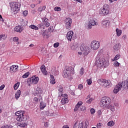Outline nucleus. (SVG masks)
I'll return each mask as SVG.
<instances>
[{
  "label": "nucleus",
  "mask_w": 128,
  "mask_h": 128,
  "mask_svg": "<svg viewBox=\"0 0 128 128\" xmlns=\"http://www.w3.org/2000/svg\"><path fill=\"white\" fill-rule=\"evenodd\" d=\"M74 68L72 66H66V67L65 70L63 72V76L69 80H72V74H74Z\"/></svg>",
  "instance_id": "nucleus-1"
},
{
  "label": "nucleus",
  "mask_w": 128,
  "mask_h": 128,
  "mask_svg": "<svg viewBox=\"0 0 128 128\" xmlns=\"http://www.w3.org/2000/svg\"><path fill=\"white\" fill-rule=\"evenodd\" d=\"M15 116H17L16 120L18 122H26L28 120V116L25 115L22 111H18L15 113Z\"/></svg>",
  "instance_id": "nucleus-2"
},
{
  "label": "nucleus",
  "mask_w": 128,
  "mask_h": 128,
  "mask_svg": "<svg viewBox=\"0 0 128 128\" xmlns=\"http://www.w3.org/2000/svg\"><path fill=\"white\" fill-rule=\"evenodd\" d=\"M110 102H112V100L110 98V97L104 96L101 99L100 106L102 108H106L110 106Z\"/></svg>",
  "instance_id": "nucleus-3"
},
{
  "label": "nucleus",
  "mask_w": 128,
  "mask_h": 128,
  "mask_svg": "<svg viewBox=\"0 0 128 128\" xmlns=\"http://www.w3.org/2000/svg\"><path fill=\"white\" fill-rule=\"evenodd\" d=\"M122 88H128V80L124 81L122 83H119L115 86L113 90L114 94H118V92L120 90H122Z\"/></svg>",
  "instance_id": "nucleus-4"
},
{
  "label": "nucleus",
  "mask_w": 128,
  "mask_h": 128,
  "mask_svg": "<svg viewBox=\"0 0 128 128\" xmlns=\"http://www.w3.org/2000/svg\"><path fill=\"white\" fill-rule=\"evenodd\" d=\"M99 14L102 16H106L110 14V6L108 4H104L102 8H100Z\"/></svg>",
  "instance_id": "nucleus-5"
},
{
  "label": "nucleus",
  "mask_w": 128,
  "mask_h": 128,
  "mask_svg": "<svg viewBox=\"0 0 128 128\" xmlns=\"http://www.w3.org/2000/svg\"><path fill=\"white\" fill-rule=\"evenodd\" d=\"M97 82L98 84H100V86H102V88H110V86H112V84L110 81H108L104 78L98 79L97 80Z\"/></svg>",
  "instance_id": "nucleus-6"
},
{
  "label": "nucleus",
  "mask_w": 128,
  "mask_h": 128,
  "mask_svg": "<svg viewBox=\"0 0 128 128\" xmlns=\"http://www.w3.org/2000/svg\"><path fill=\"white\" fill-rule=\"evenodd\" d=\"M10 6L12 12H14V14H16L20 12V3L12 2L10 3Z\"/></svg>",
  "instance_id": "nucleus-7"
},
{
  "label": "nucleus",
  "mask_w": 128,
  "mask_h": 128,
  "mask_svg": "<svg viewBox=\"0 0 128 128\" xmlns=\"http://www.w3.org/2000/svg\"><path fill=\"white\" fill-rule=\"evenodd\" d=\"M96 64L98 66L101 68V66H108V62L104 58H100L99 59H96Z\"/></svg>",
  "instance_id": "nucleus-8"
},
{
  "label": "nucleus",
  "mask_w": 128,
  "mask_h": 128,
  "mask_svg": "<svg viewBox=\"0 0 128 128\" xmlns=\"http://www.w3.org/2000/svg\"><path fill=\"white\" fill-rule=\"evenodd\" d=\"M100 46V42L98 41L94 40L90 42V48L92 50H98Z\"/></svg>",
  "instance_id": "nucleus-9"
},
{
  "label": "nucleus",
  "mask_w": 128,
  "mask_h": 128,
  "mask_svg": "<svg viewBox=\"0 0 128 128\" xmlns=\"http://www.w3.org/2000/svg\"><path fill=\"white\" fill-rule=\"evenodd\" d=\"M80 50L82 52V54H84V56H88V53L90 52V48L84 44L81 46Z\"/></svg>",
  "instance_id": "nucleus-10"
},
{
  "label": "nucleus",
  "mask_w": 128,
  "mask_h": 128,
  "mask_svg": "<svg viewBox=\"0 0 128 128\" xmlns=\"http://www.w3.org/2000/svg\"><path fill=\"white\" fill-rule=\"evenodd\" d=\"M65 24L66 26V28L68 29L72 26V18H66L65 20Z\"/></svg>",
  "instance_id": "nucleus-11"
},
{
  "label": "nucleus",
  "mask_w": 128,
  "mask_h": 128,
  "mask_svg": "<svg viewBox=\"0 0 128 128\" xmlns=\"http://www.w3.org/2000/svg\"><path fill=\"white\" fill-rule=\"evenodd\" d=\"M61 96L62 98L61 100V104H66L68 102V96L66 94H64Z\"/></svg>",
  "instance_id": "nucleus-12"
},
{
  "label": "nucleus",
  "mask_w": 128,
  "mask_h": 128,
  "mask_svg": "<svg viewBox=\"0 0 128 128\" xmlns=\"http://www.w3.org/2000/svg\"><path fill=\"white\" fill-rule=\"evenodd\" d=\"M39 80L38 77L33 76L29 79V82L32 84H36L38 82Z\"/></svg>",
  "instance_id": "nucleus-13"
},
{
  "label": "nucleus",
  "mask_w": 128,
  "mask_h": 128,
  "mask_svg": "<svg viewBox=\"0 0 128 128\" xmlns=\"http://www.w3.org/2000/svg\"><path fill=\"white\" fill-rule=\"evenodd\" d=\"M18 65H12L10 68V72L12 74V72H18Z\"/></svg>",
  "instance_id": "nucleus-14"
},
{
  "label": "nucleus",
  "mask_w": 128,
  "mask_h": 128,
  "mask_svg": "<svg viewBox=\"0 0 128 128\" xmlns=\"http://www.w3.org/2000/svg\"><path fill=\"white\" fill-rule=\"evenodd\" d=\"M94 26H96V22L94 20H91L89 21L88 28L90 30Z\"/></svg>",
  "instance_id": "nucleus-15"
},
{
  "label": "nucleus",
  "mask_w": 128,
  "mask_h": 128,
  "mask_svg": "<svg viewBox=\"0 0 128 128\" xmlns=\"http://www.w3.org/2000/svg\"><path fill=\"white\" fill-rule=\"evenodd\" d=\"M102 24L103 28H108L110 24V22L108 20H103Z\"/></svg>",
  "instance_id": "nucleus-16"
},
{
  "label": "nucleus",
  "mask_w": 128,
  "mask_h": 128,
  "mask_svg": "<svg viewBox=\"0 0 128 128\" xmlns=\"http://www.w3.org/2000/svg\"><path fill=\"white\" fill-rule=\"evenodd\" d=\"M82 105V102L79 101L78 104L76 105L75 108H74V112H78V108L80 107V106Z\"/></svg>",
  "instance_id": "nucleus-17"
},
{
  "label": "nucleus",
  "mask_w": 128,
  "mask_h": 128,
  "mask_svg": "<svg viewBox=\"0 0 128 128\" xmlns=\"http://www.w3.org/2000/svg\"><path fill=\"white\" fill-rule=\"evenodd\" d=\"M120 44L117 43L113 46V48L115 52H118L120 50Z\"/></svg>",
  "instance_id": "nucleus-18"
},
{
  "label": "nucleus",
  "mask_w": 128,
  "mask_h": 128,
  "mask_svg": "<svg viewBox=\"0 0 128 128\" xmlns=\"http://www.w3.org/2000/svg\"><path fill=\"white\" fill-rule=\"evenodd\" d=\"M40 70L44 76H48V71L46 70V66H44V65H42L41 66Z\"/></svg>",
  "instance_id": "nucleus-19"
},
{
  "label": "nucleus",
  "mask_w": 128,
  "mask_h": 128,
  "mask_svg": "<svg viewBox=\"0 0 128 128\" xmlns=\"http://www.w3.org/2000/svg\"><path fill=\"white\" fill-rule=\"evenodd\" d=\"M22 30L24 29L20 26H16L14 28V30L17 32H22Z\"/></svg>",
  "instance_id": "nucleus-20"
},
{
  "label": "nucleus",
  "mask_w": 128,
  "mask_h": 128,
  "mask_svg": "<svg viewBox=\"0 0 128 128\" xmlns=\"http://www.w3.org/2000/svg\"><path fill=\"white\" fill-rule=\"evenodd\" d=\"M74 36V32H68L66 34V38L69 42H72V38Z\"/></svg>",
  "instance_id": "nucleus-21"
},
{
  "label": "nucleus",
  "mask_w": 128,
  "mask_h": 128,
  "mask_svg": "<svg viewBox=\"0 0 128 128\" xmlns=\"http://www.w3.org/2000/svg\"><path fill=\"white\" fill-rule=\"evenodd\" d=\"M58 96H64V88L62 86H59L58 89Z\"/></svg>",
  "instance_id": "nucleus-22"
},
{
  "label": "nucleus",
  "mask_w": 128,
  "mask_h": 128,
  "mask_svg": "<svg viewBox=\"0 0 128 128\" xmlns=\"http://www.w3.org/2000/svg\"><path fill=\"white\" fill-rule=\"evenodd\" d=\"M43 22L46 28H48V26H50V24L48 22V18H44L43 20Z\"/></svg>",
  "instance_id": "nucleus-23"
},
{
  "label": "nucleus",
  "mask_w": 128,
  "mask_h": 128,
  "mask_svg": "<svg viewBox=\"0 0 128 128\" xmlns=\"http://www.w3.org/2000/svg\"><path fill=\"white\" fill-rule=\"evenodd\" d=\"M17 124L20 128H26V126H28V123L24 122L18 123Z\"/></svg>",
  "instance_id": "nucleus-24"
},
{
  "label": "nucleus",
  "mask_w": 128,
  "mask_h": 128,
  "mask_svg": "<svg viewBox=\"0 0 128 128\" xmlns=\"http://www.w3.org/2000/svg\"><path fill=\"white\" fill-rule=\"evenodd\" d=\"M22 94V92H20V90H18L15 94V98L16 100H18L20 98V94Z\"/></svg>",
  "instance_id": "nucleus-25"
},
{
  "label": "nucleus",
  "mask_w": 128,
  "mask_h": 128,
  "mask_svg": "<svg viewBox=\"0 0 128 128\" xmlns=\"http://www.w3.org/2000/svg\"><path fill=\"white\" fill-rule=\"evenodd\" d=\"M86 103L87 104H92V102L94 100V98H90V95H88L86 98Z\"/></svg>",
  "instance_id": "nucleus-26"
},
{
  "label": "nucleus",
  "mask_w": 128,
  "mask_h": 128,
  "mask_svg": "<svg viewBox=\"0 0 128 128\" xmlns=\"http://www.w3.org/2000/svg\"><path fill=\"white\" fill-rule=\"evenodd\" d=\"M50 83L52 84H56V80L54 79V77L52 75H50Z\"/></svg>",
  "instance_id": "nucleus-27"
},
{
  "label": "nucleus",
  "mask_w": 128,
  "mask_h": 128,
  "mask_svg": "<svg viewBox=\"0 0 128 128\" xmlns=\"http://www.w3.org/2000/svg\"><path fill=\"white\" fill-rule=\"evenodd\" d=\"M12 40L14 42H16V44L17 45L20 44V42H19L20 38H18L16 37V36L12 38Z\"/></svg>",
  "instance_id": "nucleus-28"
},
{
  "label": "nucleus",
  "mask_w": 128,
  "mask_h": 128,
  "mask_svg": "<svg viewBox=\"0 0 128 128\" xmlns=\"http://www.w3.org/2000/svg\"><path fill=\"white\" fill-rule=\"evenodd\" d=\"M119 58H120V54H117L114 58L112 59V62H114V60H119Z\"/></svg>",
  "instance_id": "nucleus-29"
},
{
  "label": "nucleus",
  "mask_w": 128,
  "mask_h": 128,
  "mask_svg": "<svg viewBox=\"0 0 128 128\" xmlns=\"http://www.w3.org/2000/svg\"><path fill=\"white\" fill-rule=\"evenodd\" d=\"M41 34L43 36L44 38H48L50 36L48 33L46 32H42Z\"/></svg>",
  "instance_id": "nucleus-30"
},
{
  "label": "nucleus",
  "mask_w": 128,
  "mask_h": 128,
  "mask_svg": "<svg viewBox=\"0 0 128 128\" xmlns=\"http://www.w3.org/2000/svg\"><path fill=\"white\" fill-rule=\"evenodd\" d=\"M29 28H32V30H38V27L34 25V24L30 25L29 26Z\"/></svg>",
  "instance_id": "nucleus-31"
},
{
  "label": "nucleus",
  "mask_w": 128,
  "mask_h": 128,
  "mask_svg": "<svg viewBox=\"0 0 128 128\" xmlns=\"http://www.w3.org/2000/svg\"><path fill=\"white\" fill-rule=\"evenodd\" d=\"M44 10H46V6H40L38 8V12H42Z\"/></svg>",
  "instance_id": "nucleus-32"
},
{
  "label": "nucleus",
  "mask_w": 128,
  "mask_h": 128,
  "mask_svg": "<svg viewBox=\"0 0 128 128\" xmlns=\"http://www.w3.org/2000/svg\"><path fill=\"white\" fill-rule=\"evenodd\" d=\"M115 124L116 123L113 120H111L108 122L107 126H114Z\"/></svg>",
  "instance_id": "nucleus-33"
},
{
  "label": "nucleus",
  "mask_w": 128,
  "mask_h": 128,
  "mask_svg": "<svg viewBox=\"0 0 128 128\" xmlns=\"http://www.w3.org/2000/svg\"><path fill=\"white\" fill-rule=\"evenodd\" d=\"M36 94H42V90L40 88H37Z\"/></svg>",
  "instance_id": "nucleus-34"
},
{
  "label": "nucleus",
  "mask_w": 128,
  "mask_h": 128,
  "mask_svg": "<svg viewBox=\"0 0 128 128\" xmlns=\"http://www.w3.org/2000/svg\"><path fill=\"white\" fill-rule=\"evenodd\" d=\"M46 106V103H43V102L40 103V109L44 110V108Z\"/></svg>",
  "instance_id": "nucleus-35"
},
{
  "label": "nucleus",
  "mask_w": 128,
  "mask_h": 128,
  "mask_svg": "<svg viewBox=\"0 0 128 128\" xmlns=\"http://www.w3.org/2000/svg\"><path fill=\"white\" fill-rule=\"evenodd\" d=\"M18 86H20V82H18L16 84H14V90H16L18 88Z\"/></svg>",
  "instance_id": "nucleus-36"
},
{
  "label": "nucleus",
  "mask_w": 128,
  "mask_h": 128,
  "mask_svg": "<svg viewBox=\"0 0 128 128\" xmlns=\"http://www.w3.org/2000/svg\"><path fill=\"white\" fill-rule=\"evenodd\" d=\"M84 68H81L80 71V76H84Z\"/></svg>",
  "instance_id": "nucleus-37"
},
{
  "label": "nucleus",
  "mask_w": 128,
  "mask_h": 128,
  "mask_svg": "<svg viewBox=\"0 0 128 128\" xmlns=\"http://www.w3.org/2000/svg\"><path fill=\"white\" fill-rule=\"evenodd\" d=\"M0 40H6V34H1L0 35Z\"/></svg>",
  "instance_id": "nucleus-38"
},
{
  "label": "nucleus",
  "mask_w": 128,
  "mask_h": 128,
  "mask_svg": "<svg viewBox=\"0 0 128 128\" xmlns=\"http://www.w3.org/2000/svg\"><path fill=\"white\" fill-rule=\"evenodd\" d=\"M28 76H30V72H27L22 76V78H28Z\"/></svg>",
  "instance_id": "nucleus-39"
},
{
  "label": "nucleus",
  "mask_w": 128,
  "mask_h": 128,
  "mask_svg": "<svg viewBox=\"0 0 128 128\" xmlns=\"http://www.w3.org/2000/svg\"><path fill=\"white\" fill-rule=\"evenodd\" d=\"M86 82L88 86H90L92 84V78H90L86 80Z\"/></svg>",
  "instance_id": "nucleus-40"
},
{
  "label": "nucleus",
  "mask_w": 128,
  "mask_h": 128,
  "mask_svg": "<svg viewBox=\"0 0 128 128\" xmlns=\"http://www.w3.org/2000/svg\"><path fill=\"white\" fill-rule=\"evenodd\" d=\"M120 64L118 61H116L114 63V66L115 67H118L120 66Z\"/></svg>",
  "instance_id": "nucleus-41"
},
{
  "label": "nucleus",
  "mask_w": 128,
  "mask_h": 128,
  "mask_svg": "<svg viewBox=\"0 0 128 128\" xmlns=\"http://www.w3.org/2000/svg\"><path fill=\"white\" fill-rule=\"evenodd\" d=\"M54 10H55V12H60L62 8H60V7L56 6L54 8Z\"/></svg>",
  "instance_id": "nucleus-42"
},
{
  "label": "nucleus",
  "mask_w": 128,
  "mask_h": 128,
  "mask_svg": "<svg viewBox=\"0 0 128 128\" xmlns=\"http://www.w3.org/2000/svg\"><path fill=\"white\" fill-rule=\"evenodd\" d=\"M48 32H54V26H51L48 28Z\"/></svg>",
  "instance_id": "nucleus-43"
},
{
  "label": "nucleus",
  "mask_w": 128,
  "mask_h": 128,
  "mask_svg": "<svg viewBox=\"0 0 128 128\" xmlns=\"http://www.w3.org/2000/svg\"><path fill=\"white\" fill-rule=\"evenodd\" d=\"M80 110H82V112H84V110H86V106H81L80 107Z\"/></svg>",
  "instance_id": "nucleus-44"
},
{
  "label": "nucleus",
  "mask_w": 128,
  "mask_h": 128,
  "mask_svg": "<svg viewBox=\"0 0 128 128\" xmlns=\"http://www.w3.org/2000/svg\"><path fill=\"white\" fill-rule=\"evenodd\" d=\"M20 24L23 26H26V21H24L23 19H20Z\"/></svg>",
  "instance_id": "nucleus-45"
},
{
  "label": "nucleus",
  "mask_w": 128,
  "mask_h": 128,
  "mask_svg": "<svg viewBox=\"0 0 128 128\" xmlns=\"http://www.w3.org/2000/svg\"><path fill=\"white\" fill-rule=\"evenodd\" d=\"M90 112L91 114H94V113L96 112V110H94V108H92L90 110Z\"/></svg>",
  "instance_id": "nucleus-46"
},
{
  "label": "nucleus",
  "mask_w": 128,
  "mask_h": 128,
  "mask_svg": "<svg viewBox=\"0 0 128 128\" xmlns=\"http://www.w3.org/2000/svg\"><path fill=\"white\" fill-rule=\"evenodd\" d=\"M76 48H78V46L76 45H72L71 46V49L72 50H76Z\"/></svg>",
  "instance_id": "nucleus-47"
},
{
  "label": "nucleus",
  "mask_w": 128,
  "mask_h": 128,
  "mask_svg": "<svg viewBox=\"0 0 128 128\" xmlns=\"http://www.w3.org/2000/svg\"><path fill=\"white\" fill-rule=\"evenodd\" d=\"M110 110H112V112H114L115 108H114V105H110Z\"/></svg>",
  "instance_id": "nucleus-48"
},
{
  "label": "nucleus",
  "mask_w": 128,
  "mask_h": 128,
  "mask_svg": "<svg viewBox=\"0 0 128 128\" xmlns=\"http://www.w3.org/2000/svg\"><path fill=\"white\" fill-rule=\"evenodd\" d=\"M78 128H84L82 122H80L78 126Z\"/></svg>",
  "instance_id": "nucleus-49"
},
{
  "label": "nucleus",
  "mask_w": 128,
  "mask_h": 128,
  "mask_svg": "<svg viewBox=\"0 0 128 128\" xmlns=\"http://www.w3.org/2000/svg\"><path fill=\"white\" fill-rule=\"evenodd\" d=\"M23 16H28V10H24L23 12Z\"/></svg>",
  "instance_id": "nucleus-50"
},
{
  "label": "nucleus",
  "mask_w": 128,
  "mask_h": 128,
  "mask_svg": "<svg viewBox=\"0 0 128 128\" xmlns=\"http://www.w3.org/2000/svg\"><path fill=\"white\" fill-rule=\"evenodd\" d=\"M102 124L101 123L98 124L96 125L97 128H102Z\"/></svg>",
  "instance_id": "nucleus-51"
},
{
  "label": "nucleus",
  "mask_w": 128,
  "mask_h": 128,
  "mask_svg": "<svg viewBox=\"0 0 128 128\" xmlns=\"http://www.w3.org/2000/svg\"><path fill=\"white\" fill-rule=\"evenodd\" d=\"M58 46H60V43L58 42H56L54 44V48H58Z\"/></svg>",
  "instance_id": "nucleus-52"
},
{
  "label": "nucleus",
  "mask_w": 128,
  "mask_h": 128,
  "mask_svg": "<svg viewBox=\"0 0 128 128\" xmlns=\"http://www.w3.org/2000/svg\"><path fill=\"white\" fill-rule=\"evenodd\" d=\"M6 86H4V84H2L0 86V90H4V88Z\"/></svg>",
  "instance_id": "nucleus-53"
},
{
  "label": "nucleus",
  "mask_w": 128,
  "mask_h": 128,
  "mask_svg": "<svg viewBox=\"0 0 128 128\" xmlns=\"http://www.w3.org/2000/svg\"><path fill=\"white\" fill-rule=\"evenodd\" d=\"M1 128H10V126H8V125H5L4 126H2Z\"/></svg>",
  "instance_id": "nucleus-54"
},
{
  "label": "nucleus",
  "mask_w": 128,
  "mask_h": 128,
  "mask_svg": "<svg viewBox=\"0 0 128 128\" xmlns=\"http://www.w3.org/2000/svg\"><path fill=\"white\" fill-rule=\"evenodd\" d=\"M34 102H38V98L36 97H35L34 98Z\"/></svg>",
  "instance_id": "nucleus-55"
},
{
  "label": "nucleus",
  "mask_w": 128,
  "mask_h": 128,
  "mask_svg": "<svg viewBox=\"0 0 128 128\" xmlns=\"http://www.w3.org/2000/svg\"><path fill=\"white\" fill-rule=\"evenodd\" d=\"M98 116H100V115L102 114V110H98Z\"/></svg>",
  "instance_id": "nucleus-56"
},
{
  "label": "nucleus",
  "mask_w": 128,
  "mask_h": 128,
  "mask_svg": "<svg viewBox=\"0 0 128 128\" xmlns=\"http://www.w3.org/2000/svg\"><path fill=\"white\" fill-rule=\"evenodd\" d=\"M116 32H122V30L118 29V28H116Z\"/></svg>",
  "instance_id": "nucleus-57"
},
{
  "label": "nucleus",
  "mask_w": 128,
  "mask_h": 128,
  "mask_svg": "<svg viewBox=\"0 0 128 128\" xmlns=\"http://www.w3.org/2000/svg\"><path fill=\"white\" fill-rule=\"evenodd\" d=\"M84 88V86H82V84H80L78 86V88H80V90H82V88Z\"/></svg>",
  "instance_id": "nucleus-58"
},
{
  "label": "nucleus",
  "mask_w": 128,
  "mask_h": 128,
  "mask_svg": "<svg viewBox=\"0 0 128 128\" xmlns=\"http://www.w3.org/2000/svg\"><path fill=\"white\" fill-rule=\"evenodd\" d=\"M44 126H46V128H48V122H46L44 124Z\"/></svg>",
  "instance_id": "nucleus-59"
},
{
  "label": "nucleus",
  "mask_w": 128,
  "mask_h": 128,
  "mask_svg": "<svg viewBox=\"0 0 128 128\" xmlns=\"http://www.w3.org/2000/svg\"><path fill=\"white\" fill-rule=\"evenodd\" d=\"M62 128H70V127L68 126V125H64Z\"/></svg>",
  "instance_id": "nucleus-60"
},
{
  "label": "nucleus",
  "mask_w": 128,
  "mask_h": 128,
  "mask_svg": "<svg viewBox=\"0 0 128 128\" xmlns=\"http://www.w3.org/2000/svg\"><path fill=\"white\" fill-rule=\"evenodd\" d=\"M116 34L118 36H122V32H117Z\"/></svg>",
  "instance_id": "nucleus-61"
},
{
  "label": "nucleus",
  "mask_w": 128,
  "mask_h": 128,
  "mask_svg": "<svg viewBox=\"0 0 128 128\" xmlns=\"http://www.w3.org/2000/svg\"><path fill=\"white\" fill-rule=\"evenodd\" d=\"M0 20L1 22H4V19L2 18V16L0 14Z\"/></svg>",
  "instance_id": "nucleus-62"
},
{
  "label": "nucleus",
  "mask_w": 128,
  "mask_h": 128,
  "mask_svg": "<svg viewBox=\"0 0 128 128\" xmlns=\"http://www.w3.org/2000/svg\"><path fill=\"white\" fill-rule=\"evenodd\" d=\"M76 126H78V122H76L74 126V128H76Z\"/></svg>",
  "instance_id": "nucleus-63"
},
{
  "label": "nucleus",
  "mask_w": 128,
  "mask_h": 128,
  "mask_svg": "<svg viewBox=\"0 0 128 128\" xmlns=\"http://www.w3.org/2000/svg\"><path fill=\"white\" fill-rule=\"evenodd\" d=\"M31 8H34L35 5L34 4H32L30 6Z\"/></svg>",
  "instance_id": "nucleus-64"
}]
</instances>
